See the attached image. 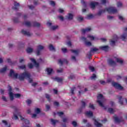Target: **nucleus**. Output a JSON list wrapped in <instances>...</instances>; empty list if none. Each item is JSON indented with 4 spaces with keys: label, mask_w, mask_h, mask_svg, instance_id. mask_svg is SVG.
Instances as JSON below:
<instances>
[{
    "label": "nucleus",
    "mask_w": 127,
    "mask_h": 127,
    "mask_svg": "<svg viewBox=\"0 0 127 127\" xmlns=\"http://www.w3.org/2000/svg\"><path fill=\"white\" fill-rule=\"evenodd\" d=\"M9 76L11 78H13V79H19L20 81H23L25 78H26L30 83H32L33 81L30 78V74L28 72H25L18 75L17 73L14 72L13 70L11 69L10 70Z\"/></svg>",
    "instance_id": "obj_1"
},
{
    "label": "nucleus",
    "mask_w": 127,
    "mask_h": 127,
    "mask_svg": "<svg viewBox=\"0 0 127 127\" xmlns=\"http://www.w3.org/2000/svg\"><path fill=\"white\" fill-rule=\"evenodd\" d=\"M17 116H18V117L20 118L21 121H22L23 122H24L25 124H26V125L29 124V121L27 119H25L24 118L22 117V116H21V114H20V113L16 111H15L13 113V119L17 120L18 119Z\"/></svg>",
    "instance_id": "obj_2"
},
{
    "label": "nucleus",
    "mask_w": 127,
    "mask_h": 127,
    "mask_svg": "<svg viewBox=\"0 0 127 127\" xmlns=\"http://www.w3.org/2000/svg\"><path fill=\"white\" fill-rule=\"evenodd\" d=\"M105 11H107L108 13H117V12H118V10H117L115 7H107L105 10H100L98 12V15H101L103 12H105Z\"/></svg>",
    "instance_id": "obj_3"
},
{
    "label": "nucleus",
    "mask_w": 127,
    "mask_h": 127,
    "mask_svg": "<svg viewBox=\"0 0 127 127\" xmlns=\"http://www.w3.org/2000/svg\"><path fill=\"white\" fill-rule=\"evenodd\" d=\"M8 95L10 98V100L11 101H13V100H14V98H20V97H21V95H20V94L18 93V94H13V93L12 92V90H11V87L10 86H8Z\"/></svg>",
    "instance_id": "obj_4"
},
{
    "label": "nucleus",
    "mask_w": 127,
    "mask_h": 127,
    "mask_svg": "<svg viewBox=\"0 0 127 127\" xmlns=\"http://www.w3.org/2000/svg\"><path fill=\"white\" fill-rule=\"evenodd\" d=\"M104 101H105V98H104V96H103V95L99 94L97 96V103H98L99 106L101 107L102 108H104L106 109V108H105V106H104Z\"/></svg>",
    "instance_id": "obj_5"
},
{
    "label": "nucleus",
    "mask_w": 127,
    "mask_h": 127,
    "mask_svg": "<svg viewBox=\"0 0 127 127\" xmlns=\"http://www.w3.org/2000/svg\"><path fill=\"white\" fill-rule=\"evenodd\" d=\"M87 38L89 39V40H90V41H97V40H99L98 37L91 34L87 35Z\"/></svg>",
    "instance_id": "obj_6"
},
{
    "label": "nucleus",
    "mask_w": 127,
    "mask_h": 127,
    "mask_svg": "<svg viewBox=\"0 0 127 127\" xmlns=\"http://www.w3.org/2000/svg\"><path fill=\"white\" fill-rule=\"evenodd\" d=\"M44 49V47L43 46L40 45L37 47V50L36 51V54L38 56L41 54V50H43Z\"/></svg>",
    "instance_id": "obj_7"
},
{
    "label": "nucleus",
    "mask_w": 127,
    "mask_h": 127,
    "mask_svg": "<svg viewBox=\"0 0 127 127\" xmlns=\"http://www.w3.org/2000/svg\"><path fill=\"white\" fill-rule=\"evenodd\" d=\"M112 85L116 88V89H118V90H123L122 86H121L120 84H119V83L113 82Z\"/></svg>",
    "instance_id": "obj_8"
},
{
    "label": "nucleus",
    "mask_w": 127,
    "mask_h": 127,
    "mask_svg": "<svg viewBox=\"0 0 127 127\" xmlns=\"http://www.w3.org/2000/svg\"><path fill=\"white\" fill-rule=\"evenodd\" d=\"M30 60L34 64L35 67L38 68L39 67V64L36 63V61L33 58H30Z\"/></svg>",
    "instance_id": "obj_9"
},
{
    "label": "nucleus",
    "mask_w": 127,
    "mask_h": 127,
    "mask_svg": "<svg viewBox=\"0 0 127 127\" xmlns=\"http://www.w3.org/2000/svg\"><path fill=\"white\" fill-rule=\"evenodd\" d=\"M92 30V28L90 27H87L85 29H83L81 30L82 33H87L90 32Z\"/></svg>",
    "instance_id": "obj_10"
},
{
    "label": "nucleus",
    "mask_w": 127,
    "mask_h": 127,
    "mask_svg": "<svg viewBox=\"0 0 127 127\" xmlns=\"http://www.w3.org/2000/svg\"><path fill=\"white\" fill-rule=\"evenodd\" d=\"M2 127H10V125L7 124V122L6 121L2 120Z\"/></svg>",
    "instance_id": "obj_11"
},
{
    "label": "nucleus",
    "mask_w": 127,
    "mask_h": 127,
    "mask_svg": "<svg viewBox=\"0 0 127 127\" xmlns=\"http://www.w3.org/2000/svg\"><path fill=\"white\" fill-rule=\"evenodd\" d=\"M22 33H23V34H24V35H26V36H31V35H32V34L31 33L24 30H22Z\"/></svg>",
    "instance_id": "obj_12"
},
{
    "label": "nucleus",
    "mask_w": 127,
    "mask_h": 127,
    "mask_svg": "<svg viewBox=\"0 0 127 127\" xmlns=\"http://www.w3.org/2000/svg\"><path fill=\"white\" fill-rule=\"evenodd\" d=\"M99 4V3L97 2H91L90 3V7L92 9H94L95 8V7Z\"/></svg>",
    "instance_id": "obj_13"
},
{
    "label": "nucleus",
    "mask_w": 127,
    "mask_h": 127,
    "mask_svg": "<svg viewBox=\"0 0 127 127\" xmlns=\"http://www.w3.org/2000/svg\"><path fill=\"white\" fill-rule=\"evenodd\" d=\"M119 39V38H118L117 36H115V39L113 40H111L110 41V44L111 45H115V43H116V41Z\"/></svg>",
    "instance_id": "obj_14"
},
{
    "label": "nucleus",
    "mask_w": 127,
    "mask_h": 127,
    "mask_svg": "<svg viewBox=\"0 0 127 127\" xmlns=\"http://www.w3.org/2000/svg\"><path fill=\"white\" fill-rule=\"evenodd\" d=\"M94 125L96 126V127H102V124L99 123V120H97L94 119Z\"/></svg>",
    "instance_id": "obj_15"
},
{
    "label": "nucleus",
    "mask_w": 127,
    "mask_h": 127,
    "mask_svg": "<svg viewBox=\"0 0 127 127\" xmlns=\"http://www.w3.org/2000/svg\"><path fill=\"white\" fill-rule=\"evenodd\" d=\"M99 49L101 50H103L104 51H108L109 50V46H104L99 47Z\"/></svg>",
    "instance_id": "obj_16"
},
{
    "label": "nucleus",
    "mask_w": 127,
    "mask_h": 127,
    "mask_svg": "<svg viewBox=\"0 0 127 127\" xmlns=\"http://www.w3.org/2000/svg\"><path fill=\"white\" fill-rule=\"evenodd\" d=\"M85 116L86 117H88V118H91V117H93V112L91 111H87L85 112Z\"/></svg>",
    "instance_id": "obj_17"
},
{
    "label": "nucleus",
    "mask_w": 127,
    "mask_h": 127,
    "mask_svg": "<svg viewBox=\"0 0 127 127\" xmlns=\"http://www.w3.org/2000/svg\"><path fill=\"white\" fill-rule=\"evenodd\" d=\"M114 61H116V62H118V63H120L121 64H122L123 62H124L123 60L117 57H115L114 59Z\"/></svg>",
    "instance_id": "obj_18"
},
{
    "label": "nucleus",
    "mask_w": 127,
    "mask_h": 127,
    "mask_svg": "<svg viewBox=\"0 0 127 127\" xmlns=\"http://www.w3.org/2000/svg\"><path fill=\"white\" fill-rule=\"evenodd\" d=\"M46 71L47 72V73L48 75H50L51 74H52V73H54L53 69L52 68L49 67L46 69Z\"/></svg>",
    "instance_id": "obj_19"
},
{
    "label": "nucleus",
    "mask_w": 127,
    "mask_h": 127,
    "mask_svg": "<svg viewBox=\"0 0 127 127\" xmlns=\"http://www.w3.org/2000/svg\"><path fill=\"white\" fill-rule=\"evenodd\" d=\"M73 14L72 13H68V14H67L66 16V19H68L69 20H71L72 19H73Z\"/></svg>",
    "instance_id": "obj_20"
},
{
    "label": "nucleus",
    "mask_w": 127,
    "mask_h": 127,
    "mask_svg": "<svg viewBox=\"0 0 127 127\" xmlns=\"http://www.w3.org/2000/svg\"><path fill=\"white\" fill-rule=\"evenodd\" d=\"M108 64H109V65L114 66V65H116V62H115L112 60H108Z\"/></svg>",
    "instance_id": "obj_21"
},
{
    "label": "nucleus",
    "mask_w": 127,
    "mask_h": 127,
    "mask_svg": "<svg viewBox=\"0 0 127 127\" xmlns=\"http://www.w3.org/2000/svg\"><path fill=\"white\" fill-rule=\"evenodd\" d=\"M7 69V66H5L3 68L0 69V73H4L6 69Z\"/></svg>",
    "instance_id": "obj_22"
},
{
    "label": "nucleus",
    "mask_w": 127,
    "mask_h": 127,
    "mask_svg": "<svg viewBox=\"0 0 127 127\" xmlns=\"http://www.w3.org/2000/svg\"><path fill=\"white\" fill-rule=\"evenodd\" d=\"M98 50L99 49H98L97 48H91L90 52L91 53H94V52H97V51H98Z\"/></svg>",
    "instance_id": "obj_23"
},
{
    "label": "nucleus",
    "mask_w": 127,
    "mask_h": 127,
    "mask_svg": "<svg viewBox=\"0 0 127 127\" xmlns=\"http://www.w3.org/2000/svg\"><path fill=\"white\" fill-rule=\"evenodd\" d=\"M51 30H56V29H58V26L57 25H54L51 27L50 29Z\"/></svg>",
    "instance_id": "obj_24"
},
{
    "label": "nucleus",
    "mask_w": 127,
    "mask_h": 127,
    "mask_svg": "<svg viewBox=\"0 0 127 127\" xmlns=\"http://www.w3.org/2000/svg\"><path fill=\"white\" fill-rule=\"evenodd\" d=\"M51 122L52 125H54V126H55V125H56V124H57V123H58V120H55L53 119H51Z\"/></svg>",
    "instance_id": "obj_25"
},
{
    "label": "nucleus",
    "mask_w": 127,
    "mask_h": 127,
    "mask_svg": "<svg viewBox=\"0 0 127 127\" xmlns=\"http://www.w3.org/2000/svg\"><path fill=\"white\" fill-rule=\"evenodd\" d=\"M93 17H94V16L92 14H89L87 15L86 16L87 19H92V18H93Z\"/></svg>",
    "instance_id": "obj_26"
},
{
    "label": "nucleus",
    "mask_w": 127,
    "mask_h": 127,
    "mask_svg": "<svg viewBox=\"0 0 127 127\" xmlns=\"http://www.w3.org/2000/svg\"><path fill=\"white\" fill-rule=\"evenodd\" d=\"M26 51L28 53H32V52L33 51V49L31 48H28L26 49Z\"/></svg>",
    "instance_id": "obj_27"
},
{
    "label": "nucleus",
    "mask_w": 127,
    "mask_h": 127,
    "mask_svg": "<svg viewBox=\"0 0 127 127\" xmlns=\"http://www.w3.org/2000/svg\"><path fill=\"white\" fill-rule=\"evenodd\" d=\"M101 4H105L107 2L106 0H97Z\"/></svg>",
    "instance_id": "obj_28"
},
{
    "label": "nucleus",
    "mask_w": 127,
    "mask_h": 127,
    "mask_svg": "<svg viewBox=\"0 0 127 127\" xmlns=\"http://www.w3.org/2000/svg\"><path fill=\"white\" fill-rule=\"evenodd\" d=\"M117 98L119 100V102L121 105H123V100H122V96H117Z\"/></svg>",
    "instance_id": "obj_29"
},
{
    "label": "nucleus",
    "mask_w": 127,
    "mask_h": 127,
    "mask_svg": "<svg viewBox=\"0 0 127 127\" xmlns=\"http://www.w3.org/2000/svg\"><path fill=\"white\" fill-rule=\"evenodd\" d=\"M46 98L47 99V100L49 101V102H50L51 101V96L49 94H46Z\"/></svg>",
    "instance_id": "obj_30"
},
{
    "label": "nucleus",
    "mask_w": 127,
    "mask_h": 127,
    "mask_svg": "<svg viewBox=\"0 0 127 127\" xmlns=\"http://www.w3.org/2000/svg\"><path fill=\"white\" fill-rule=\"evenodd\" d=\"M85 44L86 46H92V43L90 41H86L85 42Z\"/></svg>",
    "instance_id": "obj_31"
},
{
    "label": "nucleus",
    "mask_w": 127,
    "mask_h": 127,
    "mask_svg": "<svg viewBox=\"0 0 127 127\" xmlns=\"http://www.w3.org/2000/svg\"><path fill=\"white\" fill-rule=\"evenodd\" d=\"M54 80L55 81H57V82H61V81H62V78L59 77H56L54 78Z\"/></svg>",
    "instance_id": "obj_32"
},
{
    "label": "nucleus",
    "mask_w": 127,
    "mask_h": 127,
    "mask_svg": "<svg viewBox=\"0 0 127 127\" xmlns=\"http://www.w3.org/2000/svg\"><path fill=\"white\" fill-rule=\"evenodd\" d=\"M49 48L50 50L53 51V50H55V48H54V47H53V45H50L49 46Z\"/></svg>",
    "instance_id": "obj_33"
},
{
    "label": "nucleus",
    "mask_w": 127,
    "mask_h": 127,
    "mask_svg": "<svg viewBox=\"0 0 127 127\" xmlns=\"http://www.w3.org/2000/svg\"><path fill=\"white\" fill-rule=\"evenodd\" d=\"M71 51L72 53H73V54H75V55H77V54L79 53V51L78 50H71Z\"/></svg>",
    "instance_id": "obj_34"
},
{
    "label": "nucleus",
    "mask_w": 127,
    "mask_h": 127,
    "mask_svg": "<svg viewBox=\"0 0 127 127\" xmlns=\"http://www.w3.org/2000/svg\"><path fill=\"white\" fill-rule=\"evenodd\" d=\"M114 120L116 123H120L121 122L120 119H119V118H118L117 117H114Z\"/></svg>",
    "instance_id": "obj_35"
},
{
    "label": "nucleus",
    "mask_w": 127,
    "mask_h": 127,
    "mask_svg": "<svg viewBox=\"0 0 127 127\" xmlns=\"http://www.w3.org/2000/svg\"><path fill=\"white\" fill-rule=\"evenodd\" d=\"M121 39L122 40H125V39H127V35L124 34L121 36Z\"/></svg>",
    "instance_id": "obj_36"
},
{
    "label": "nucleus",
    "mask_w": 127,
    "mask_h": 127,
    "mask_svg": "<svg viewBox=\"0 0 127 127\" xmlns=\"http://www.w3.org/2000/svg\"><path fill=\"white\" fill-rule=\"evenodd\" d=\"M40 111H41V110H40V109H39V108H35V113L36 114H39L40 113Z\"/></svg>",
    "instance_id": "obj_37"
},
{
    "label": "nucleus",
    "mask_w": 127,
    "mask_h": 127,
    "mask_svg": "<svg viewBox=\"0 0 127 127\" xmlns=\"http://www.w3.org/2000/svg\"><path fill=\"white\" fill-rule=\"evenodd\" d=\"M83 19H84V18L81 16H78L77 17V20H78V21H83Z\"/></svg>",
    "instance_id": "obj_38"
},
{
    "label": "nucleus",
    "mask_w": 127,
    "mask_h": 127,
    "mask_svg": "<svg viewBox=\"0 0 127 127\" xmlns=\"http://www.w3.org/2000/svg\"><path fill=\"white\" fill-rule=\"evenodd\" d=\"M62 51L63 52V53H67L68 50L66 49V48H62Z\"/></svg>",
    "instance_id": "obj_39"
},
{
    "label": "nucleus",
    "mask_w": 127,
    "mask_h": 127,
    "mask_svg": "<svg viewBox=\"0 0 127 127\" xmlns=\"http://www.w3.org/2000/svg\"><path fill=\"white\" fill-rule=\"evenodd\" d=\"M108 112L109 113H110V114H114L115 110H114V109H113L112 108H109L108 109Z\"/></svg>",
    "instance_id": "obj_40"
},
{
    "label": "nucleus",
    "mask_w": 127,
    "mask_h": 127,
    "mask_svg": "<svg viewBox=\"0 0 127 127\" xmlns=\"http://www.w3.org/2000/svg\"><path fill=\"white\" fill-rule=\"evenodd\" d=\"M50 110V105L46 104V112H48V111H49Z\"/></svg>",
    "instance_id": "obj_41"
},
{
    "label": "nucleus",
    "mask_w": 127,
    "mask_h": 127,
    "mask_svg": "<svg viewBox=\"0 0 127 127\" xmlns=\"http://www.w3.org/2000/svg\"><path fill=\"white\" fill-rule=\"evenodd\" d=\"M47 26H48L50 29L51 28L52 26V23H51V22H48L47 23Z\"/></svg>",
    "instance_id": "obj_42"
},
{
    "label": "nucleus",
    "mask_w": 127,
    "mask_h": 127,
    "mask_svg": "<svg viewBox=\"0 0 127 127\" xmlns=\"http://www.w3.org/2000/svg\"><path fill=\"white\" fill-rule=\"evenodd\" d=\"M64 62H65V61L64 60H63V61L62 60H59V64H60V65H62V64L64 63Z\"/></svg>",
    "instance_id": "obj_43"
},
{
    "label": "nucleus",
    "mask_w": 127,
    "mask_h": 127,
    "mask_svg": "<svg viewBox=\"0 0 127 127\" xmlns=\"http://www.w3.org/2000/svg\"><path fill=\"white\" fill-rule=\"evenodd\" d=\"M25 62V60L23 58H21L19 60V63H23V62Z\"/></svg>",
    "instance_id": "obj_44"
},
{
    "label": "nucleus",
    "mask_w": 127,
    "mask_h": 127,
    "mask_svg": "<svg viewBox=\"0 0 127 127\" xmlns=\"http://www.w3.org/2000/svg\"><path fill=\"white\" fill-rule=\"evenodd\" d=\"M117 6L118 7H122V6H123V3H122V2H118L117 3Z\"/></svg>",
    "instance_id": "obj_45"
},
{
    "label": "nucleus",
    "mask_w": 127,
    "mask_h": 127,
    "mask_svg": "<svg viewBox=\"0 0 127 127\" xmlns=\"http://www.w3.org/2000/svg\"><path fill=\"white\" fill-rule=\"evenodd\" d=\"M26 103H27V105H30V104H31V103H32V101L31 100L28 99L26 101Z\"/></svg>",
    "instance_id": "obj_46"
},
{
    "label": "nucleus",
    "mask_w": 127,
    "mask_h": 127,
    "mask_svg": "<svg viewBox=\"0 0 127 127\" xmlns=\"http://www.w3.org/2000/svg\"><path fill=\"white\" fill-rule=\"evenodd\" d=\"M50 4L51 5H52V6H54V5H55V2L53 1H50Z\"/></svg>",
    "instance_id": "obj_47"
},
{
    "label": "nucleus",
    "mask_w": 127,
    "mask_h": 127,
    "mask_svg": "<svg viewBox=\"0 0 127 127\" xmlns=\"http://www.w3.org/2000/svg\"><path fill=\"white\" fill-rule=\"evenodd\" d=\"M89 108H90V109H92V110H94L95 109V106H94V105H93L92 104H90Z\"/></svg>",
    "instance_id": "obj_48"
},
{
    "label": "nucleus",
    "mask_w": 127,
    "mask_h": 127,
    "mask_svg": "<svg viewBox=\"0 0 127 127\" xmlns=\"http://www.w3.org/2000/svg\"><path fill=\"white\" fill-rule=\"evenodd\" d=\"M28 66L30 69H32V68H33V64H29Z\"/></svg>",
    "instance_id": "obj_49"
},
{
    "label": "nucleus",
    "mask_w": 127,
    "mask_h": 127,
    "mask_svg": "<svg viewBox=\"0 0 127 127\" xmlns=\"http://www.w3.org/2000/svg\"><path fill=\"white\" fill-rule=\"evenodd\" d=\"M14 5H15V9H17V8L19 6V3H15Z\"/></svg>",
    "instance_id": "obj_50"
},
{
    "label": "nucleus",
    "mask_w": 127,
    "mask_h": 127,
    "mask_svg": "<svg viewBox=\"0 0 127 127\" xmlns=\"http://www.w3.org/2000/svg\"><path fill=\"white\" fill-rule=\"evenodd\" d=\"M89 70H91L92 72L95 71V68L93 66H89Z\"/></svg>",
    "instance_id": "obj_51"
},
{
    "label": "nucleus",
    "mask_w": 127,
    "mask_h": 127,
    "mask_svg": "<svg viewBox=\"0 0 127 127\" xmlns=\"http://www.w3.org/2000/svg\"><path fill=\"white\" fill-rule=\"evenodd\" d=\"M119 18L120 19V20H122V21H124V20L125 19V17H123L121 15L119 16Z\"/></svg>",
    "instance_id": "obj_52"
},
{
    "label": "nucleus",
    "mask_w": 127,
    "mask_h": 127,
    "mask_svg": "<svg viewBox=\"0 0 127 127\" xmlns=\"http://www.w3.org/2000/svg\"><path fill=\"white\" fill-rule=\"evenodd\" d=\"M54 105L55 106V107H59V102H55L54 103Z\"/></svg>",
    "instance_id": "obj_53"
},
{
    "label": "nucleus",
    "mask_w": 127,
    "mask_h": 127,
    "mask_svg": "<svg viewBox=\"0 0 127 127\" xmlns=\"http://www.w3.org/2000/svg\"><path fill=\"white\" fill-rule=\"evenodd\" d=\"M19 69H21L22 70H23V69H25V65H21V66H19Z\"/></svg>",
    "instance_id": "obj_54"
},
{
    "label": "nucleus",
    "mask_w": 127,
    "mask_h": 127,
    "mask_svg": "<svg viewBox=\"0 0 127 127\" xmlns=\"http://www.w3.org/2000/svg\"><path fill=\"white\" fill-rule=\"evenodd\" d=\"M91 80H95L96 79V74H93V75L91 77Z\"/></svg>",
    "instance_id": "obj_55"
},
{
    "label": "nucleus",
    "mask_w": 127,
    "mask_h": 127,
    "mask_svg": "<svg viewBox=\"0 0 127 127\" xmlns=\"http://www.w3.org/2000/svg\"><path fill=\"white\" fill-rule=\"evenodd\" d=\"M59 12H60V13H63L64 12V9L62 8H60L59 9Z\"/></svg>",
    "instance_id": "obj_56"
},
{
    "label": "nucleus",
    "mask_w": 127,
    "mask_h": 127,
    "mask_svg": "<svg viewBox=\"0 0 127 127\" xmlns=\"http://www.w3.org/2000/svg\"><path fill=\"white\" fill-rule=\"evenodd\" d=\"M25 25H27V26H30V22L27 21L25 23Z\"/></svg>",
    "instance_id": "obj_57"
},
{
    "label": "nucleus",
    "mask_w": 127,
    "mask_h": 127,
    "mask_svg": "<svg viewBox=\"0 0 127 127\" xmlns=\"http://www.w3.org/2000/svg\"><path fill=\"white\" fill-rule=\"evenodd\" d=\"M72 124L74 127H76V126H77V122L72 121Z\"/></svg>",
    "instance_id": "obj_58"
},
{
    "label": "nucleus",
    "mask_w": 127,
    "mask_h": 127,
    "mask_svg": "<svg viewBox=\"0 0 127 127\" xmlns=\"http://www.w3.org/2000/svg\"><path fill=\"white\" fill-rule=\"evenodd\" d=\"M59 18L62 21H63L64 20V17L62 16H59Z\"/></svg>",
    "instance_id": "obj_59"
},
{
    "label": "nucleus",
    "mask_w": 127,
    "mask_h": 127,
    "mask_svg": "<svg viewBox=\"0 0 127 127\" xmlns=\"http://www.w3.org/2000/svg\"><path fill=\"white\" fill-rule=\"evenodd\" d=\"M80 40H82V41H85V40H87V38H86L85 37H82L80 38Z\"/></svg>",
    "instance_id": "obj_60"
},
{
    "label": "nucleus",
    "mask_w": 127,
    "mask_h": 127,
    "mask_svg": "<svg viewBox=\"0 0 127 127\" xmlns=\"http://www.w3.org/2000/svg\"><path fill=\"white\" fill-rule=\"evenodd\" d=\"M37 117V115H36V114H34L32 115V118L33 119H36V117Z\"/></svg>",
    "instance_id": "obj_61"
},
{
    "label": "nucleus",
    "mask_w": 127,
    "mask_h": 127,
    "mask_svg": "<svg viewBox=\"0 0 127 127\" xmlns=\"http://www.w3.org/2000/svg\"><path fill=\"white\" fill-rule=\"evenodd\" d=\"M58 116H59V117H62V116H63V112H58Z\"/></svg>",
    "instance_id": "obj_62"
},
{
    "label": "nucleus",
    "mask_w": 127,
    "mask_h": 127,
    "mask_svg": "<svg viewBox=\"0 0 127 127\" xmlns=\"http://www.w3.org/2000/svg\"><path fill=\"white\" fill-rule=\"evenodd\" d=\"M62 72H63V69L60 68V69L57 70L58 73H62Z\"/></svg>",
    "instance_id": "obj_63"
},
{
    "label": "nucleus",
    "mask_w": 127,
    "mask_h": 127,
    "mask_svg": "<svg viewBox=\"0 0 127 127\" xmlns=\"http://www.w3.org/2000/svg\"><path fill=\"white\" fill-rule=\"evenodd\" d=\"M8 46L9 48H12V47H13V45L12 44H9Z\"/></svg>",
    "instance_id": "obj_64"
}]
</instances>
